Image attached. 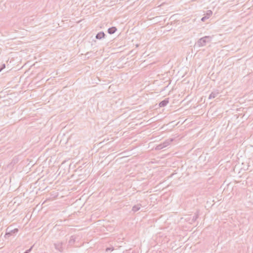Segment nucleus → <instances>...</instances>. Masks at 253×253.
I'll use <instances>...</instances> for the list:
<instances>
[{
  "label": "nucleus",
  "instance_id": "f257e3e1",
  "mask_svg": "<svg viewBox=\"0 0 253 253\" xmlns=\"http://www.w3.org/2000/svg\"><path fill=\"white\" fill-rule=\"evenodd\" d=\"M212 40V37L211 36H205L200 38L196 42V44L198 47H202L206 45V44L210 42Z\"/></svg>",
  "mask_w": 253,
  "mask_h": 253
},
{
  "label": "nucleus",
  "instance_id": "f03ea898",
  "mask_svg": "<svg viewBox=\"0 0 253 253\" xmlns=\"http://www.w3.org/2000/svg\"><path fill=\"white\" fill-rule=\"evenodd\" d=\"M173 141V138H169L165 140L164 142L160 143L156 147V149L157 150H160L168 146H169L171 142Z\"/></svg>",
  "mask_w": 253,
  "mask_h": 253
},
{
  "label": "nucleus",
  "instance_id": "7ed1b4c3",
  "mask_svg": "<svg viewBox=\"0 0 253 253\" xmlns=\"http://www.w3.org/2000/svg\"><path fill=\"white\" fill-rule=\"evenodd\" d=\"M18 232L17 228L12 229L10 227H8L6 229L5 236L10 237L11 236H15Z\"/></svg>",
  "mask_w": 253,
  "mask_h": 253
},
{
  "label": "nucleus",
  "instance_id": "20e7f679",
  "mask_svg": "<svg viewBox=\"0 0 253 253\" xmlns=\"http://www.w3.org/2000/svg\"><path fill=\"white\" fill-rule=\"evenodd\" d=\"M55 249L60 252H63V243L62 242L57 241L54 244Z\"/></svg>",
  "mask_w": 253,
  "mask_h": 253
},
{
  "label": "nucleus",
  "instance_id": "39448f33",
  "mask_svg": "<svg viewBox=\"0 0 253 253\" xmlns=\"http://www.w3.org/2000/svg\"><path fill=\"white\" fill-rule=\"evenodd\" d=\"M105 36H106V35L104 33V32L101 31V32L98 33L96 34V35L95 36V38L97 40H101L102 39L105 38Z\"/></svg>",
  "mask_w": 253,
  "mask_h": 253
},
{
  "label": "nucleus",
  "instance_id": "423d86ee",
  "mask_svg": "<svg viewBox=\"0 0 253 253\" xmlns=\"http://www.w3.org/2000/svg\"><path fill=\"white\" fill-rule=\"evenodd\" d=\"M169 98H165V99H164L163 100H162V101H161L159 103V106L160 107H165L167 105V104L169 103Z\"/></svg>",
  "mask_w": 253,
  "mask_h": 253
},
{
  "label": "nucleus",
  "instance_id": "0eeeda50",
  "mask_svg": "<svg viewBox=\"0 0 253 253\" xmlns=\"http://www.w3.org/2000/svg\"><path fill=\"white\" fill-rule=\"evenodd\" d=\"M218 94H219V92L218 91H213L210 94L209 99H211L214 98L217 96Z\"/></svg>",
  "mask_w": 253,
  "mask_h": 253
},
{
  "label": "nucleus",
  "instance_id": "6e6552de",
  "mask_svg": "<svg viewBox=\"0 0 253 253\" xmlns=\"http://www.w3.org/2000/svg\"><path fill=\"white\" fill-rule=\"evenodd\" d=\"M117 30V29L116 27H112L108 29L107 32L109 34L112 35L115 33Z\"/></svg>",
  "mask_w": 253,
  "mask_h": 253
},
{
  "label": "nucleus",
  "instance_id": "1a4fd4ad",
  "mask_svg": "<svg viewBox=\"0 0 253 253\" xmlns=\"http://www.w3.org/2000/svg\"><path fill=\"white\" fill-rule=\"evenodd\" d=\"M141 207V205L140 204H137L136 205H134L132 207V211L135 212L138 211L140 210V208Z\"/></svg>",
  "mask_w": 253,
  "mask_h": 253
},
{
  "label": "nucleus",
  "instance_id": "9d476101",
  "mask_svg": "<svg viewBox=\"0 0 253 253\" xmlns=\"http://www.w3.org/2000/svg\"><path fill=\"white\" fill-rule=\"evenodd\" d=\"M76 240V237L74 236H72L69 241V245H72L74 244Z\"/></svg>",
  "mask_w": 253,
  "mask_h": 253
},
{
  "label": "nucleus",
  "instance_id": "9b49d317",
  "mask_svg": "<svg viewBox=\"0 0 253 253\" xmlns=\"http://www.w3.org/2000/svg\"><path fill=\"white\" fill-rule=\"evenodd\" d=\"M212 14V11L211 10H209L207 11L205 16L208 18V19H209Z\"/></svg>",
  "mask_w": 253,
  "mask_h": 253
},
{
  "label": "nucleus",
  "instance_id": "f8f14e48",
  "mask_svg": "<svg viewBox=\"0 0 253 253\" xmlns=\"http://www.w3.org/2000/svg\"><path fill=\"white\" fill-rule=\"evenodd\" d=\"M198 218V214H195V215H194L192 216V219H191V221L192 222H195L197 219Z\"/></svg>",
  "mask_w": 253,
  "mask_h": 253
},
{
  "label": "nucleus",
  "instance_id": "ddd939ff",
  "mask_svg": "<svg viewBox=\"0 0 253 253\" xmlns=\"http://www.w3.org/2000/svg\"><path fill=\"white\" fill-rule=\"evenodd\" d=\"M114 250V247H108L106 249V252H108L109 251H113Z\"/></svg>",
  "mask_w": 253,
  "mask_h": 253
},
{
  "label": "nucleus",
  "instance_id": "4468645a",
  "mask_svg": "<svg viewBox=\"0 0 253 253\" xmlns=\"http://www.w3.org/2000/svg\"><path fill=\"white\" fill-rule=\"evenodd\" d=\"M5 67V64H2L0 65V72Z\"/></svg>",
  "mask_w": 253,
  "mask_h": 253
},
{
  "label": "nucleus",
  "instance_id": "2eb2a0df",
  "mask_svg": "<svg viewBox=\"0 0 253 253\" xmlns=\"http://www.w3.org/2000/svg\"><path fill=\"white\" fill-rule=\"evenodd\" d=\"M32 248H33V246L31 247V248L30 249L26 250L24 253H30L31 252V251H32Z\"/></svg>",
  "mask_w": 253,
  "mask_h": 253
},
{
  "label": "nucleus",
  "instance_id": "dca6fc26",
  "mask_svg": "<svg viewBox=\"0 0 253 253\" xmlns=\"http://www.w3.org/2000/svg\"><path fill=\"white\" fill-rule=\"evenodd\" d=\"M207 19H208V18L206 16H204L201 18V20L202 22H205Z\"/></svg>",
  "mask_w": 253,
  "mask_h": 253
}]
</instances>
